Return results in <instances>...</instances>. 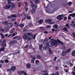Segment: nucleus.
<instances>
[{
    "mask_svg": "<svg viewBox=\"0 0 75 75\" xmlns=\"http://www.w3.org/2000/svg\"><path fill=\"white\" fill-rule=\"evenodd\" d=\"M71 49H68L66 51V53L67 52H69L70 51H71Z\"/></svg>",
    "mask_w": 75,
    "mask_h": 75,
    "instance_id": "c9c22d12",
    "label": "nucleus"
},
{
    "mask_svg": "<svg viewBox=\"0 0 75 75\" xmlns=\"http://www.w3.org/2000/svg\"><path fill=\"white\" fill-rule=\"evenodd\" d=\"M13 23H8V27H11L13 26Z\"/></svg>",
    "mask_w": 75,
    "mask_h": 75,
    "instance_id": "4468645a",
    "label": "nucleus"
},
{
    "mask_svg": "<svg viewBox=\"0 0 75 75\" xmlns=\"http://www.w3.org/2000/svg\"><path fill=\"white\" fill-rule=\"evenodd\" d=\"M69 16H71L72 17L74 18L75 17V13H73L72 14H69Z\"/></svg>",
    "mask_w": 75,
    "mask_h": 75,
    "instance_id": "a211bd4d",
    "label": "nucleus"
},
{
    "mask_svg": "<svg viewBox=\"0 0 75 75\" xmlns=\"http://www.w3.org/2000/svg\"><path fill=\"white\" fill-rule=\"evenodd\" d=\"M57 59V57H55L54 58V61H56Z\"/></svg>",
    "mask_w": 75,
    "mask_h": 75,
    "instance_id": "13d9d810",
    "label": "nucleus"
},
{
    "mask_svg": "<svg viewBox=\"0 0 75 75\" xmlns=\"http://www.w3.org/2000/svg\"><path fill=\"white\" fill-rule=\"evenodd\" d=\"M70 16H69V15L68 18L69 20H70V19H71V17H70Z\"/></svg>",
    "mask_w": 75,
    "mask_h": 75,
    "instance_id": "3c124183",
    "label": "nucleus"
},
{
    "mask_svg": "<svg viewBox=\"0 0 75 75\" xmlns=\"http://www.w3.org/2000/svg\"><path fill=\"white\" fill-rule=\"evenodd\" d=\"M35 57H33L32 59L31 62L32 63H34V61H35Z\"/></svg>",
    "mask_w": 75,
    "mask_h": 75,
    "instance_id": "4be33fe9",
    "label": "nucleus"
},
{
    "mask_svg": "<svg viewBox=\"0 0 75 75\" xmlns=\"http://www.w3.org/2000/svg\"><path fill=\"white\" fill-rule=\"evenodd\" d=\"M44 71H45V73H47L48 72V70H44Z\"/></svg>",
    "mask_w": 75,
    "mask_h": 75,
    "instance_id": "e2e57ef3",
    "label": "nucleus"
},
{
    "mask_svg": "<svg viewBox=\"0 0 75 75\" xmlns=\"http://www.w3.org/2000/svg\"><path fill=\"white\" fill-rule=\"evenodd\" d=\"M17 15H12L11 16H9L7 17L8 18H11L12 17H16Z\"/></svg>",
    "mask_w": 75,
    "mask_h": 75,
    "instance_id": "9d476101",
    "label": "nucleus"
},
{
    "mask_svg": "<svg viewBox=\"0 0 75 75\" xmlns=\"http://www.w3.org/2000/svg\"><path fill=\"white\" fill-rule=\"evenodd\" d=\"M56 75H59V73H58V72H57L56 73Z\"/></svg>",
    "mask_w": 75,
    "mask_h": 75,
    "instance_id": "69168bd1",
    "label": "nucleus"
},
{
    "mask_svg": "<svg viewBox=\"0 0 75 75\" xmlns=\"http://www.w3.org/2000/svg\"><path fill=\"white\" fill-rule=\"evenodd\" d=\"M9 30V28L8 26H6L5 27V31H8Z\"/></svg>",
    "mask_w": 75,
    "mask_h": 75,
    "instance_id": "5701e85b",
    "label": "nucleus"
},
{
    "mask_svg": "<svg viewBox=\"0 0 75 75\" xmlns=\"http://www.w3.org/2000/svg\"><path fill=\"white\" fill-rule=\"evenodd\" d=\"M21 37L18 36V38L17 39V40H21Z\"/></svg>",
    "mask_w": 75,
    "mask_h": 75,
    "instance_id": "37998d69",
    "label": "nucleus"
},
{
    "mask_svg": "<svg viewBox=\"0 0 75 75\" xmlns=\"http://www.w3.org/2000/svg\"><path fill=\"white\" fill-rule=\"evenodd\" d=\"M65 26L67 27H68V28H69V25L68 24H66L65 25Z\"/></svg>",
    "mask_w": 75,
    "mask_h": 75,
    "instance_id": "49530a36",
    "label": "nucleus"
},
{
    "mask_svg": "<svg viewBox=\"0 0 75 75\" xmlns=\"http://www.w3.org/2000/svg\"><path fill=\"white\" fill-rule=\"evenodd\" d=\"M48 41V38L46 39L43 42L44 44H47Z\"/></svg>",
    "mask_w": 75,
    "mask_h": 75,
    "instance_id": "9b49d317",
    "label": "nucleus"
},
{
    "mask_svg": "<svg viewBox=\"0 0 75 75\" xmlns=\"http://www.w3.org/2000/svg\"><path fill=\"white\" fill-rule=\"evenodd\" d=\"M43 75H48V73H45L43 74Z\"/></svg>",
    "mask_w": 75,
    "mask_h": 75,
    "instance_id": "338daca9",
    "label": "nucleus"
},
{
    "mask_svg": "<svg viewBox=\"0 0 75 75\" xmlns=\"http://www.w3.org/2000/svg\"><path fill=\"white\" fill-rule=\"evenodd\" d=\"M59 68V67H58V66H57L55 67V69L56 70H57V71L58 70Z\"/></svg>",
    "mask_w": 75,
    "mask_h": 75,
    "instance_id": "603ef678",
    "label": "nucleus"
},
{
    "mask_svg": "<svg viewBox=\"0 0 75 75\" xmlns=\"http://www.w3.org/2000/svg\"><path fill=\"white\" fill-rule=\"evenodd\" d=\"M28 16V14L27 13H26L25 14V17H27V16Z\"/></svg>",
    "mask_w": 75,
    "mask_h": 75,
    "instance_id": "6e6d98bb",
    "label": "nucleus"
},
{
    "mask_svg": "<svg viewBox=\"0 0 75 75\" xmlns=\"http://www.w3.org/2000/svg\"><path fill=\"white\" fill-rule=\"evenodd\" d=\"M24 35L23 36V38L25 40H27V39L28 37V33H25L24 34Z\"/></svg>",
    "mask_w": 75,
    "mask_h": 75,
    "instance_id": "39448f33",
    "label": "nucleus"
},
{
    "mask_svg": "<svg viewBox=\"0 0 75 75\" xmlns=\"http://www.w3.org/2000/svg\"><path fill=\"white\" fill-rule=\"evenodd\" d=\"M39 47V49L40 50H41L42 49V45H40Z\"/></svg>",
    "mask_w": 75,
    "mask_h": 75,
    "instance_id": "c85d7f7f",
    "label": "nucleus"
},
{
    "mask_svg": "<svg viewBox=\"0 0 75 75\" xmlns=\"http://www.w3.org/2000/svg\"><path fill=\"white\" fill-rule=\"evenodd\" d=\"M14 30H15V28H13L11 29L10 32V34L11 33H13L14 31Z\"/></svg>",
    "mask_w": 75,
    "mask_h": 75,
    "instance_id": "412c9836",
    "label": "nucleus"
},
{
    "mask_svg": "<svg viewBox=\"0 0 75 75\" xmlns=\"http://www.w3.org/2000/svg\"><path fill=\"white\" fill-rule=\"evenodd\" d=\"M43 23V20L42 19H41L40 20H39L38 22L36 24L37 25H39L40 24H41L42 23Z\"/></svg>",
    "mask_w": 75,
    "mask_h": 75,
    "instance_id": "6e6552de",
    "label": "nucleus"
},
{
    "mask_svg": "<svg viewBox=\"0 0 75 75\" xmlns=\"http://www.w3.org/2000/svg\"><path fill=\"white\" fill-rule=\"evenodd\" d=\"M4 60H1L0 61V63L3 64V63H4Z\"/></svg>",
    "mask_w": 75,
    "mask_h": 75,
    "instance_id": "de8ad7c7",
    "label": "nucleus"
},
{
    "mask_svg": "<svg viewBox=\"0 0 75 75\" xmlns=\"http://www.w3.org/2000/svg\"><path fill=\"white\" fill-rule=\"evenodd\" d=\"M11 7L12 8H15V5L13 3H11L10 4V5L8 4L6 6L4 7V8L5 9H8L9 8Z\"/></svg>",
    "mask_w": 75,
    "mask_h": 75,
    "instance_id": "f03ea898",
    "label": "nucleus"
},
{
    "mask_svg": "<svg viewBox=\"0 0 75 75\" xmlns=\"http://www.w3.org/2000/svg\"><path fill=\"white\" fill-rule=\"evenodd\" d=\"M27 19H28V20H30V19L31 18V17H30V16H28L27 17Z\"/></svg>",
    "mask_w": 75,
    "mask_h": 75,
    "instance_id": "8fccbe9b",
    "label": "nucleus"
},
{
    "mask_svg": "<svg viewBox=\"0 0 75 75\" xmlns=\"http://www.w3.org/2000/svg\"><path fill=\"white\" fill-rule=\"evenodd\" d=\"M46 28H51V25H48L47 26H46Z\"/></svg>",
    "mask_w": 75,
    "mask_h": 75,
    "instance_id": "09e8293b",
    "label": "nucleus"
},
{
    "mask_svg": "<svg viewBox=\"0 0 75 75\" xmlns=\"http://www.w3.org/2000/svg\"><path fill=\"white\" fill-rule=\"evenodd\" d=\"M26 67L27 68L29 69L30 68V67H31V65L30 64L28 63L26 64Z\"/></svg>",
    "mask_w": 75,
    "mask_h": 75,
    "instance_id": "dca6fc26",
    "label": "nucleus"
},
{
    "mask_svg": "<svg viewBox=\"0 0 75 75\" xmlns=\"http://www.w3.org/2000/svg\"><path fill=\"white\" fill-rule=\"evenodd\" d=\"M73 27V28H75V23H72L71 24H70Z\"/></svg>",
    "mask_w": 75,
    "mask_h": 75,
    "instance_id": "2f4dec72",
    "label": "nucleus"
},
{
    "mask_svg": "<svg viewBox=\"0 0 75 75\" xmlns=\"http://www.w3.org/2000/svg\"><path fill=\"white\" fill-rule=\"evenodd\" d=\"M35 11H36V10L35 9H32L31 11V13L33 14H34L35 13Z\"/></svg>",
    "mask_w": 75,
    "mask_h": 75,
    "instance_id": "393cba45",
    "label": "nucleus"
},
{
    "mask_svg": "<svg viewBox=\"0 0 75 75\" xmlns=\"http://www.w3.org/2000/svg\"><path fill=\"white\" fill-rule=\"evenodd\" d=\"M26 8L25 10V11H27L28 10V8Z\"/></svg>",
    "mask_w": 75,
    "mask_h": 75,
    "instance_id": "052dcab7",
    "label": "nucleus"
},
{
    "mask_svg": "<svg viewBox=\"0 0 75 75\" xmlns=\"http://www.w3.org/2000/svg\"><path fill=\"white\" fill-rule=\"evenodd\" d=\"M18 73L19 75H21L22 74H24V71H19L18 72Z\"/></svg>",
    "mask_w": 75,
    "mask_h": 75,
    "instance_id": "f8f14e48",
    "label": "nucleus"
},
{
    "mask_svg": "<svg viewBox=\"0 0 75 75\" xmlns=\"http://www.w3.org/2000/svg\"><path fill=\"white\" fill-rule=\"evenodd\" d=\"M3 24H5V25H7V24H8V21H4L3 22Z\"/></svg>",
    "mask_w": 75,
    "mask_h": 75,
    "instance_id": "a878e982",
    "label": "nucleus"
},
{
    "mask_svg": "<svg viewBox=\"0 0 75 75\" xmlns=\"http://www.w3.org/2000/svg\"><path fill=\"white\" fill-rule=\"evenodd\" d=\"M18 36L14 37L13 38V40H14V39H16V38H18Z\"/></svg>",
    "mask_w": 75,
    "mask_h": 75,
    "instance_id": "0e129e2a",
    "label": "nucleus"
},
{
    "mask_svg": "<svg viewBox=\"0 0 75 75\" xmlns=\"http://www.w3.org/2000/svg\"><path fill=\"white\" fill-rule=\"evenodd\" d=\"M8 4H11V0H8Z\"/></svg>",
    "mask_w": 75,
    "mask_h": 75,
    "instance_id": "5fc2aeb1",
    "label": "nucleus"
},
{
    "mask_svg": "<svg viewBox=\"0 0 75 75\" xmlns=\"http://www.w3.org/2000/svg\"><path fill=\"white\" fill-rule=\"evenodd\" d=\"M24 3L25 4V8H27V6H28V2H24Z\"/></svg>",
    "mask_w": 75,
    "mask_h": 75,
    "instance_id": "aec40b11",
    "label": "nucleus"
},
{
    "mask_svg": "<svg viewBox=\"0 0 75 75\" xmlns=\"http://www.w3.org/2000/svg\"><path fill=\"white\" fill-rule=\"evenodd\" d=\"M1 31H2V32H4V29H1Z\"/></svg>",
    "mask_w": 75,
    "mask_h": 75,
    "instance_id": "bf43d9fd",
    "label": "nucleus"
},
{
    "mask_svg": "<svg viewBox=\"0 0 75 75\" xmlns=\"http://www.w3.org/2000/svg\"><path fill=\"white\" fill-rule=\"evenodd\" d=\"M21 2H19L18 3V7H21Z\"/></svg>",
    "mask_w": 75,
    "mask_h": 75,
    "instance_id": "58836bf2",
    "label": "nucleus"
},
{
    "mask_svg": "<svg viewBox=\"0 0 75 75\" xmlns=\"http://www.w3.org/2000/svg\"><path fill=\"white\" fill-rule=\"evenodd\" d=\"M20 26L21 28H23L24 27V24H21L20 25Z\"/></svg>",
    "mask_w": 75,
    "mask_h": 75,
    "instance_id": "c03bdc74",
    "label": "nucleus"
},
{
    "mask_svg": "<svg viewBox=\"0 0 75 75\" xmlns=\"http://www.w3.org/2000/svg\"><path fill=\"white\" fill-rule=\"evenodd\" d=\"M53 27L54 28H55L57 29L58 28V25L56 24L54 25H53Z\"/></svg>",
    "mask_w": 75,
    "mask_h": 75,
    "instance_id": "c756f323",
    "label": "nucleus"
},
{
    "mask_svg": "<svg viewBox=\"0 0 75 75\" xmlns=\"http://www.w3.org/2000/svg\"><path fill=\"white\" fill-rule=\"evenodd\" d=\"M6 43H4L1 45L2 47H6Z\"/></svg>",
    "mask_w": 75,
    "mask_h": 75,
    "instance_id": "473e14b6",
    "label": "nucleus"
},
{
    "mask_svg": "<svg viewBox=\"0 0 75 75\" xmlns=\"http://www.w3.org/2000/svg\"><path fill=\"white\" fill-rule=\"evenodd\" d=\"M7 72H8V74H11V69H8L7 70Z\"/></svg>",
    "mask_w": 75,
    "mask_h": 75,
    "instance_id": "6ab92c4d",
    "label": "nucleus"
},
{
    "mask_svg": "<svg viewBox=\"0 0 75 75\" xmlns=\"http://www.w3.org/2000/svg\"><path fill=\"white\" fill-rule=\"evenodd\" d=\"M4 50H5L4 47H1L0 49V52H1V51H4Z\"/></svg>",
    "mask_w": 75,
    "mask_h": 75,
    "instance_id": "bb28decb",
    "label": "nucleus"
},
{
    "mask_svg": "<svg viewBox=\"0 0 75 75\" xmlns=\"http://www.w3.org/2000/svg\"><path fill=\"white\" fill-rule=\"evenodd\" d=\"M6 42V40H4L2 41V42L3 43H4L5 42Z\"/></svg>",
    "mask_w": 75,
    "mask_h": 75,
    "instance_id": "4d7b16f0",
    "label": "nucleus"
},
{
    "mask_svg": "<svg viewBox=\"0 0 75 75\" xmlns=\"http://www.w3.org/2000/svg\"><path fill=\"white\" fill-rule=\"evenodd\" d=\"M74 71L72 72V74L74 75H75V66L74 67Z\"/></svg>",
    "mask_w": 75,
    "mask_h": 75,
    "instance_id": "e433bc0d",
    "label": "nucleus"
},
{
    "mask_svg": "<svg viewBox=\"0 0 75 75\" xmlns=\"http://www.w3.org/2000/svg\"><path fill=\"white\" fill-rule=\"evenodd\" d=\"M68 5L69 6L72 5V2H69L68 3Z\"/></svg>",
    "mask_w": 75,
    "mask_h": 75,
    "instance_id": "a19ab883",
    "label": "nucleus"
},
{
    "mask_svg": "<svg viewBox=\"0 0 75 75\" xmlns=\"http://www.w3.org/2000/svg\"><path fill=\"white\" fill-rule=\"evenodd\" d=\"M63 30L65 31H66V32H68V28H67V27H65L63 28Z\"/></svg>",
    "mask_w": 75,
    "mask_h": 75,
    "instance_id": "2eb2a0df",
    "label": "nucleus"
},
{
    "mask_svg": "<svg viewBox=\"0 0 75 75\" xmlns=\"http://www.w3.org/2000/svg\"><path fill=\"white\" fill-rule=\"evenodd\" d=\"M49 53L50 54H52V51H51V50L50 48H49Z\"/></svg>",
    "mask_w": 75,
    "mask_h": 75,
    "instance_id": "7c9ffc66",
    "label": "nucleus"
},
{
    "mask_svg": "<svg viewBox=\"0 0 75 75\" xmlns=\"http://www.w3.org/2000/svg\"><path fill=\"white\" fill-rule=\"evenodd\" d=\"M63 18V16H62V15H59L58 16L57 18L58 20H62Z\"/></svg>",
    "mask_w": 75,
    "mask_h": 75,
    "instance_id": "0eeeda50",
    "label": "nucleus"
},
{
    "mask_svg": "<svg viewBox=\"0 0 75 75\" xmlns=\"http://www.w3.org/2000/svg\"><path fill=\"white\" fill-rule=\"evenodd\" d=\"M52 20L50 19H49L48 20L46 21V23H48V24H54L55 22H51Z\"/></svg>",
    "mask_w": 75,
    "mask_h": 75,
    "instance_id": "20e7f679",
    "label": "nucleus"
},
{
    "mask_svg": "<svg viewBox=\"0 0 75 75\" xmlns=\"http://www.w3.org/2000/svg\"><path fill=\"white\" fill-rule=\"evenodd\" d=\"M16 67H15L14 66H13L11 68V71H15L16 70Z\"/></svg>",
    "mask_w": 75,
    "mask_h": 75,
    "instance_id": "1a4fd4ad",
    "label": "nucleus"
},
{
    "mask_svg": "<svg viewBox=\"0 0 75 75\" xmlns=\"http://www.w3.org/2000/svg\"><path fill=\"white\" fill-rule=\"evenodd\" d=\"M28 25L29 27H31V26H33V25L31 23H29L28 24Z\"/></svg>",
    "mask_w": 75,
    "mask_h": 75,
    "instance_id": "ea45409f",
    "label": "nucleus"
},
{
    "mask_svg": "<svg viewBox=\"0 0 75 75\" xmlns=\"http://www.w3.org/2000/svg\"><path fill=\"white\" fill-rule=\"evenodd\" d=\"M37 31V30L36 29H34V30H32V31L33 32H34L35 31Z\"/></svg>",
    "mask_w": 75,
    "mask_h": 75,
    "instance_id": "680f3d73",
    "label": "nucleus"
},
{
    "mask_svg": "<svg viewBox=\"0 0 75 75\" xmlns=\"http://www.w3.org/2000/svg\"><path fill=\"white\" fill-rule=\"evenodd\" d=\"M33 38L34 40H35V36L34 35H33L32 36V34L31 33H28V38L29 40H31Z\"/></svg>",
    "mask_w": 75,
    "mask_h": 75,
    "instance_id": "7ed1b4c3",
    "label": "nucleus"
},
{
    "mask_svg": "<svg viewBox=\"0 0 75 75\" xmlns=\"http://www.w3.org/2000/svg\"><path fill=\"white\" fill-rule=\"evenodd\" d=\"M67 54V52L66 51H63L62 53H61V55L62 56H64Z\"/></svg>",
    "mask_w": 75,
    "mask_h": 75,
    "instance_id": "ddd939ff",
    "label": "nucleus"
},
{
    "mask_svg": "<svg viewBox=\"0 0 75 75\" xmlns=\"http://www.w3.org/2000/svg\"><path fill=\"white\" fill-rule=\"evenodd\" d=\"M40 28H41V30H42V31L43 30H44L45 29L43 27H40Z\"/></svg>",
    "mask_w": 75,
    "mask_h": 75,
    "instance_id": "79ce46f5",
    "label": "nucleus"
},
{
    "mask_svg": "<svg viewBox=\"0 0 75 75\" xmlns=\"http://www.w3.org/2000/svg\"><path fill=\"white\" fill-rule=\"evenodd\" d=\"M58 42L59 43H60L61 44H62V45H63L64 44V43L61 42L60 41H59Z\"/></svg>",
    "mask_w": 75,
    "mask_h": 75,
    "instance_id": "a18cd8bd",
    "label": "nucleus"
},
{
    "mask_svg": "<svg viewBox=\"0 0 75 75\" xmlns=\"http://www.w3.org/2000/svg\"><path fill=\"white\" fill-rule=\"evenodd\" d=\"M14 24H15V25H16V27H18L19 25H20V24L18 23L17 24V22H15L14 23Z\"/></svg>",
    "mask_w": 75,
    "mask_h": 75,
    "instance_id": "b1692460",
    "label": "nucleus"
},
{
    "mask_svg": "<svg viewBox=\"0 0 75 75\" xmlns=\"http://www.w3.org/2000/svg\"><path fill=\"white\" fill-rule=\"evenodd\" d=\"M16 42V40H14L13 41H12L10 42V45H12L14 44V43H15Z\"/></svg>",
    "mask_w": 75,
    "mask_h": 75,
    "instance_id": "f3484780",
    "label": "nucleus"
},
{
    "mask_svg": "<svg viewBox=\"0 0 75 75\" xmlns=\"http://www.w3.org/2000/svg\"><path fill=\"white\" fill-rule=\"evenodd\" d=\"M31 7H32L33 9H36L38 7L37 5L36 4H32L31 5Z\"/></svg>",
    "mask_w": 75,
    "mask_h": 75,
    "instance_id": "423d86ee",
    "label": "nucleus"
},
{
    "mask_svg": "<svg viewBox=\"0 0 75 75\" xmlns=\"http://www.w3.org/2000/svg\"><path fill=\"white\" fill-rule=\"evenodd\" d=\"M24 75H27V74L26 73V72H24Z\"/></svg>",
    "mask_w": 75,
    "mask_h": 75,
    "instance_id": "774afa93",
    "label": "nucleus"
},
{
    "mask_svg": "<svg viewBox=\"0 0 75 75\" xmlns=\"http://www.w3.org/2000/svg\"><path fill=\"white\" fill-rule=\"evenodd\" d=\"M71 54L73 56H75V51L72 52Z\"/></svg>",
    "mask_w": 75,
    "mask_h": 75,
    "instance_id": "cd10ccee",
    "label": "nucleus"
},
{
    "mask_svg": "<svg viewBox=\"0 0 75 75\" xmlns=\"http://www.w3.org/2000/svg\"><path fill=\"white\" fill-rule=\"evenodd\" d=\"M0 35H1V36L3 37H2V38H4V35H3V34L2 33H0Z\"/></svg>",
    "mask_w": 75,
    "mask_h": 75,
    "instance_id": "4c0bfd02",
    "label": "nucleus"
},
{
    "mask_svg": "<svg viewBox=\"0 0 75 75\" xmlns=\"http://www.w3.org/2000/svg\"><path fill=\"white\" fill-rule=\"evenodd\" d=\"M37 57L39 59H41L42 58V57H41L40 56L38 55L37 56Z\"/></svg>",
    "mask_w": 75,
    "mask_h": 75,
    "instance_id": "f704fd0d",
    "label": "nucleus"
},
{
    "mask_svg": "<svg viewBox=\"0 0 75 75\" xmlns=\"http://www.w3.org/2000/svg\"><path fill=\"white\" fill-rule=\"evenodd\" d=\"M5 62H6V63H8V60L6 59L5 60Z\"/></svg>",
    "mask_w": 75,
    "mask_h": 75,
    "instance_id": "864d4df0",
    "label": "nucleus"
},
{
    "mask_svg": "<svg viewBox=\"0 0 75 75\" xmlns=\"http://www.w3.org/2000/svg\"><path fill=\"white\" fill-rule=\"evenodd\" d=\"M52 45L55 46V47H57V45L56 42H50L49 43H47V44L46 47L44 46L43 47V49L44 50H48V47H51V45Z\"/></svg>",
    "mask_w": 75,
    "mask_h": 75,
    "instance_id": "f257e3e1",
    "label": "nucleus"
},
{
    "mask_svg": "<svg viewBox=\"0 0 75 75\" xmlns=\"http://www.w3.org/2000/svg\"><path fill=\"white\" fill-rule=\"evenodd\" d=\"M40 3V1L38 0H36L35 1V3L36 4H38Z\"/></svg>",
    "mask_w": 75,
    "mask_h": 75,
    "instance_id": "72a5a7b5",
    "label": "nucleus"
}]
</instances>
